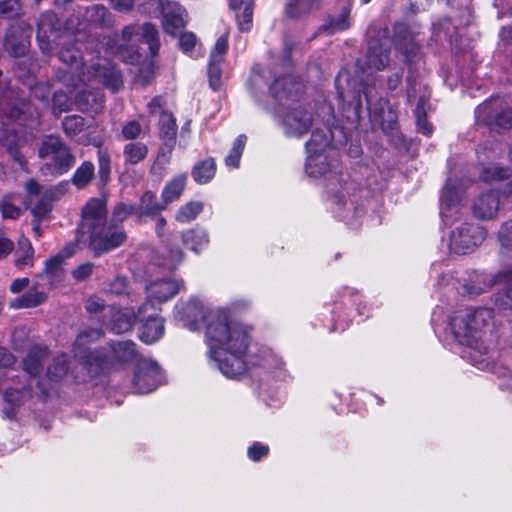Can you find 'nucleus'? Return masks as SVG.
Segmentation results:
<instances>
[{"label":"nucleus","instance_id":"obj_21","mask_svg":"<svg viewBox=\"0 0 512 512\" xmlns=\"http://www.w3.org/2000/svg\"><path fill=\"white\" fill-rule=\"evenodd\" d=\"M63 277L64 256L59 253L46 261L44 271L36 279L39 280V285L46 286L47 289L52 290L61 284Z\"/></svg>","mask_w":512,"mask_h":512},{"label":"nucleus","instance_id":"obj_43","mask_svg":"<svg viewBox=\"0 0 512 512\" xmlns=\"http://www.w3.org/2000/svg\"><path fill=\"white\" fill-rule=\"evenodd\" d=\"M136 211V205L119 202L114 206L112 210L110 223L118 225L127 219L130 215H136Z\"/></svg>","mask_w":512,"mask_h":512},{"label":"nucleus","instance_id":"obj_56","mask_svg":"<svg viewBox=\"0 0 512 512\" xmlns=\"http://www.w3.org/2000/svg\"><path fill=\"white\" fill-rule=\"evenodd\" d=\"M128 282L125 277L117 276L109 283L107 291L111 294L121 295L127 291Z\"/></svg>","mask_w":512,"mask_h":512},{"label":"nucleus","instance_id":"obj_11","mask_svg":"<svg viewBox=\"0 0 512 512\" xmlns=\"http://www.w3.org/2000/svg\"><path fill=\"white\" fill-rule=\"evenodd\" d=\"M39 156L45 160L41 167L43 175L57 176L63 173L64 150L59 138L47 137L39 150Z\"/></svg>","mask_w":512,"mask_h":512},{"label":"nucleus","instance_id":"obj_63","mask_svg":"<svg viewBox=\"0 0 512 512\" xmlns=\"http://www.w3.org/2000/svg\"><path fill=\"white\" fill-rule=\"evenodd\" d=\"M92 270H93V264L84 263V264L79 265L75 270H73L72 275L76 280L82 281L91 275Z\"/></svg>","mask_w":512,"mask_h":512},{"label":"nucleus","instance_id":"obj_45","mask_svg":"<svg viewBox=\"0 0 512 512\" xmlns=\"http://www.w3.org/2000/svg\"><path fill=\"white\" fill-rule=\"evenodd\" d=\"M98 165L100 180L103 184H106L109 181L111 173V159L107 150H98Z\"/></svg>","mask_w":512,"mask_h":512},{"label":"nucleus","instance_id":"obj_58","mask_svg":"<svg viewBox=\"0 0 512 512\" xmlns=\"http://www.w3.org/2000/svg\"><path fill=\"white\" fill-rule=\"evenodd\" d=\"M179 34H180L179 46H180L181 50L184 52H189L190 50H192L196 44L195 34L192 32H184V33L180 32Z\"/></svg>","mask_w":512,"mask_h":512},{"label":"nucleus","instance_id":"obj_61","mask_svg":"<svg viewBox=\"0 0 512 512\" xmlns=\"http://www.w3.org/2000/svg\"><path fill=\"white\" fill-rule=\"evenodd\" d=\"M85 308L89 313H99L105 309V303L103 299L91 296L87 299Z\"/></svg>","mask_w":512,"mask_h":512},{"label":"nucleus","instance_id":"obj_54","mask_svg":"<svg viewBox=\"0 0 512 512\" xmlns=\"http://www.w3.org/2000/svg\"><path fill=\"white\" fill-rule=\"evenodd\" d=\"M103 335L101 329H87L81 332L76 339V345L83 347L90 342L100 339Z\"/></svg>","mask_w":512,"mask_h":512},{"label":"nucleus","instance_id":"obj_25","mask_svg":"<svg viewBox=\"0 0 512 512\" xmlns=\"http://www.w3.org/2000/svg\"><path fill=\"white\" fill-rule=\"evenodd\" d=\"M492 111V102L483 103L477 108V117L483 118L491 126L492 129L499 127L503 129L512 128V109L503 110L497 113L493 120H489V114Z\"/></svg>","mask_w":512,"mask_h":512},{"label":"nucleus","instance_id":"obj_38","mask_svg":"<svg viewBox=\"0 0 512 512\" xmlns=\"http://www.w3.org/2000/svg\"><path fill=\"white\" fill-rule=\"evenodd\" d=\"M427 104V98L426 96H421L416 105L415 109V117H416V124L418 127V131L422 133L423 135L430 136L432 134L433 128L432 125L428 122L426 118V111L425 106Z\"/></svg>","mask_w":512,"mask_h":512},{"label":"nucleus","instance_id":"obj_1","mask_svg":"<svg viewBox=\"0 0 512 512\" xmlns=\"http://www.w3.org/2000/svg\"><path fill=\"white\" fill-rule=\"evenodd\" d=\"M200 314L210 362L227 378H238L248 370L249 365L268 369H281L284 365L281 357L269 348L261 351L259 360L248 359L251 336L247 327L231 321L226 310L215 308L204 311L199 299H191L184 308V315L196 320Z\"/></svg>","mask_w":512,"mask_h":512},{"label":"nucleus","instance_id":"obj_49","mask_svg":"<svg viewBox=\"0 0 512 512\" xmlns=\"http://www.w3.org/2000/svg\"><path fill=\"white\" fill-rule=\"evenodd\" d=\"M142 132V125L137 120L126 122L122 126L121 135L125 140H135Z\"/></svg>","mask_w":512,"mask_h":512},{"label":"nucleus","instance_id":"obj_15","mask_svg":"<svg viewBox=\"0 0 512 512\" xmlns=\"http://www.w3.org/2000/svg\"><path fill=\"white\" fill-rule=\"evenodd\" d=\"M182 282L171 278H153L145 287L146 295L149 303H163L172 299L181 289Z\"/></svg>","mask_w":512,"mask_h":512},{"label":"nucleus","instance_id":"obj_46","mask_svg":"<svg viewBox=\"0 0 512 512\" xmlns=\"http://www.w3.org/2000/svg\"><path fill=\"white\" fill-rule=\"evenodd\" d=\"M253 5L254 2H246V6L243 7V12L241 14L237 13V23L240 31L248 32L250 31L253 23Z\"/></svg>","mask_w":512,"mask_h":512},{"label":"nucleus","instance_id":"obj_31","mask_svg":"<svg viewBox=\"0 0 512 512\" xmlns=\"http://www.w3.org/2000/svg\"><path fill=\"white\" fill-rule=\"evenodd\" d=\"M267 74L270 72L266 71L260 66L253 67L249 79L247 81V87L250 94L257 99L258 95L261 94L267 86Z\"/></svg>","mask_w":512,"mask_h":512},{"label":"nucleus","instance_id":"obj_36","mask_svg":"<svg viewBox=\"0 0 512 512\" xmlns=\"http://www.w3.org/2000/svg\"><path fill=\"white\" fill-rule=\"evenodd\" d=\"M160 137L163 142L176 143L177 125L170 112H162L159 120Z\"/></svg>","mask_w":512,"mask_h":512},{"label":"nucleus","instance_id":"obj_42","mask_svg":"<svg viewBox=\"0 0 512 512\" xmlns=\"http://www.w3.org/2000/svg\"><path fill=\"white\" fill-rule=\"evenodd\" d=\"M247 137L245 135H239L225 158V164L231 168H237L240 163V159L246 144Z\"/></svg>","mask_w":512,"mask_h":512},{"label":"nucleus","instance_id":"obj_8","mask_svg":"<svg viewBox=\"0 0 512 512\" xmlns=\"http://www.w3.org/2000/svg\"><path fill=\"white\" fill-rule=\"evenodd\" d=\"M499 239L503 246L512 248V221L502 225L499 231ZM495 284L502 287L495 299V305L499 309H512V266L501 270L494 278Z\"/></svg>","mask_w":512,"mask_h":512},{"label":"nucleus","instance_id":"obj_40","mask_svg":"<svg viewBox=\"0 0 512 512\" xmlns=\"http://www.w3.org/2000/svg\"><path fill=\"white\" fill-rule=\"evenodd\" d=\"M94 177V165L86 161L74 173L71 181L77 188L85 187Z\"/></svg>","mask_w":512,"mask_h":512},{"label":"nucleus","instance_id":"obj_13","mask_svg":"<svg viewBox=\"0 0 512 512\" xmlns=\"http://www.w3.org/2000/svg\"><path fill=\"white\" fill-rule=\"evenodd\" d=\"M27 197L26 205L33 216L42 220L52 209L53 194L50 191H42V187L35 181L29 180L25 185Z\"/></svg>","mask_w":512,"mask_h":512},{"label":"nucleus","instance_id":"obj_17","mask_svg":"<svg viewBox=\"0 0 512 512\" xmlns=\"http://www.w3.org/2000/svg\"><path fill=\"white\" fill-rule=\"evenodd\" d=\"M31 33V27L23 22L11 25L4 39L5 49L14 57L23 56L29 47Z\"/></svg>","mask_w":512,"mask_h":512},{"label":"nucleus","instance_id":"obj_18","mask_svg":"<svg viewBox=\"0 0 512 512\" xmlns=\"http://www.w3.org/2000/svg\"><path fill=\"white\" fill-rule=\"evenodd\" d=\"M122 37L126 42H131L136 38L147 43L152 56H156L159 52V33L156 27L151 23H144L143 25H128L124 27L122 31Z\"/></svg>","mask_w":512,"mask_h":512},{"label":"nucleus","instance_id":"obj_33","mask_svg":"<svg viewBox=\"0 0 512 512\" xmlns=\"http://www.w3.org/2000/svg\"><path fill=\"white\" fill-rule=\"evenodd\" d=\"M110 14L103 5L86 7L83 13V22L94 26H107L110 24Z\"/></svg>","mask_w":512,"mask_h":512},{"label":"nucleus","instance_id":"obj_20","mask_svg":"<svg viewBox=\"0 0 512 512\" xmlns=\"http://www.w3.org/2000/svg\"><path fill=\"white\" fill-rule=\"evenodd\" d=\"M58 20L53 12L42 14L37 27V40L43 51H49L52 43L60 37Z\"/></svg>","mask_w":512,"mask_h":512},{"label":"nucleus","instance_id":"obj_10","mask_svg":"<svg viewBox=\"0 0 512 512\" xmlns=\"http://www.w3.org/2000/svg\"><path fill=\"white\" fill-rule=\"evenodd\" d=\"M162 381V371L157 362L149 358H140L136 363L133 388L138 394L150 393Z\"/></svg>","mask_w":512,"mask_h":512},{"label":"nucleus","instance_id":"obj_12","mask_svg":"<svg viewBox=\"0 0 512 512\" xmlns=\"http://www.w3.org/2000/svg\"><path fill=\"white\" fill-rule=\"evenodd\" d=\"M307 159L305 171L307 174L320 173L317 170L319 161L325 162V153H331L330 140L322 130H314L310 140L306 143Z\"/></svg>","mask_w":512,"mask_h":512},{"label":"nucleus","instance_id":"obj_60","mask_svg":"<svg viewBox=\"0 0 512 512\" xmlns=\"http://www.w3.org/2000/svg\"><path fill=\"white\" fill-rule=\"evenodd\" d=\"M85 126L84 119L80 116H66V133L71 131L76 133L82 131Z\"/></svg>","mask_w":512,"mask_h":512},{"label":"nucleus","instance_id":"obj_47","mask_svg":"<svg viewBox=\"0 0 512 512\" xmlns=\"http://www.w3.org/2000/svg\"><path fill=\"white\" fill-rule=\"evenodd\" d=\"M175 146V143L172 142H164L163 146L159 149L156 161L152 167V170H155L157 166L164 169L171 160L172 150Z\"/></svg>","mask_w":512,"mask_h":512},{"label":"nucleus","instance_id":"obj_26","mask_svg":"<svg viewBox=\"0 0 512 512\" xmlns=\"http://www.w3.org/2000/svg\"><path fill=\"white\" fill-rule=\"evenodd\" d=\"M163 200L159 202L157 196L152 191H146L140 198L139 205L136 206V216L141 219L142 217H154L161 211L166 209Z\"/></svg>","mask_w":512,"mask_h":512},{"label":"nucleus","instance_id":"obj_2","mask_svg":"<svg viewBox=\"0 0 512 512\" xmlns=\"http://www.w3.org/2000/svg\"><path fill=\"white\" fill-rule=\"evenodd\" d=\"M493 312L488 308H465L454 312L450 318V330L454 338L462 345L472 350L471 357L474 365L479 369H489L500 376H512V372L492 364L483 358L487 354V348L482 345L485 329L490 325Z\"/></svg>","mask_w":512,"mask_h":512},{"label":"nucleus","instance_id":"obj_14","mask_svg":"<svg viewBox=\"0 0 512 512\" xmlns=\"http://www.w3.org/2000/svg\"><path fill=\"white\" fill-rule=\"evenodd\" d=\"M343 77L342 74L336 77V87L339 94L340 99L343 102V109L347 111H352L354 114V117L359 119L361 116V112L363 110V104H362V98L361 94H364L365 101L367 104V110L371 113L372 107H371V92L373 88L361 85L358 89H349V90H341L339 83L341 78Z\"/></svg>","mask_w":512,"mask_h":512},{"label":"nucleus","instance_id":"obj_27","mask_svg":"<svg viewBox=\"0 0 512 512\" xmlns=\"http://www.w3.org/2000/svg\"><path fill=\"white\" fill-rule=\"evenodd\" d=\"M31 384L28 387L22 386L21 388H8L5 391L4 398L5 402L9 407L4 408V413L8 418H12L15 415L16 408H18L25 399L31 396L30 394Z\"/></svg>","mask_w":512,"mask_h":512},{"label":"nucleus","instance_id":"obj_59","mask_svg":"<svg viewBox=\"0 0 512 512\" xmlns=\"http://www.w3.org/2000/svg\"><path fill=\"white\" fill-rule=\"evenodd\" d=\"M183 259V252L176 248V249H171L169 251V258L168 260L164 261L163 263H161L162 266L166 267L167 269L169 270H174L177 265L182 261Z\"/></svg>","mask_w":512,"mask_h":512},{"label":"nucleus","instance_id":"obj_39","mask_svg":"<svg viewBox=\"0 0 512 512\" xmlns=\"http://www.w3.org/2000/svg\"><path fill=\"white\" fill-rule=\"evenodd\" d=\"M203 210V203L190 201L181 206L176 213L175 219L180 223H188L194 220Z\"/></svg>","mask_w":512,"mask_h":512},{"label":"nucleus","instance_id":"obj_23","mask_svg":"<svg viewBox=\"0 0 512 512\" xmlns=\"http://www.w3.org/2000/svg\"><path fill=\"white\" fill-rule=\"evenodd\" d=\"M47 291L49 289L46 286L39 285V280L36 279L29 291L11 302V307L16 309L37 307L47 300Z\"/></svg>","mask_w":512,"mask_h":512},{"label":"nucleus","instance_id":"obj_37","mask_svg":"<svg viewBox=\"0 0 512 512\" xmlns=\"http://www.w3.org/2000/svg\"><path fill=\"white\" fill-rule=\"evenodd\" d=\"M134 319L136 315L131 312L118 310L112 316L110 329L116 334L125 333L132 328Z\"/></svg>","mask_w":512,"mask_h":512},{"label":"nucleus","instance_id":"obj_55","mask_svg":"<svg viewBox=\"0 0 512 512\" xmlns=\"http://www.w3.org/2000/svg\"><path fill=\"white\" fill-rule=\"evenodd\" d=\"M269 452V447L267 445L261 444L259 442H255L252 446L248 448V457L253 461H259L262 457L266 456Z\"/></svg>","mask_w":512,"mask_h":512},{"label":"nucleus","instance_id":"obj_5","mask_svg":"<svg viewBox=\"0 0 512 512\" xmlns=\"http://www.w3.org/2000/svg\"><path fill=\"white\" fill-rule=\"evenodd\" d=\"M282 84L285 82L276 81L270 87V93L277 102L274 117L286 136L300 138L311 129L312 114L299 100V87L292 83L288 94H283L280 89Z\"/></svg>","mask_w":512,"mask_h":512},{"label":"nucleus","instance_id":"obj_51","mask_svg":"<svg viewBox=\"0 0 512 512\" xmlns=\"http://www.w3.org/2000/svg\"><path fill=\"white\" fill-rule=\"evenodd\" d=\"M222 61L209 60L208 64V76L209 83L213 90H218L220 87L221 68L220 64Z\"/></svg>","mask_w":512,"mask_h":512},{"label":"nucleus","instance_id":"obj_50","mask_svg":"<svg viewBox=\"0 0 512 512\" xmlns=\"http://www.w3.org/2000/svg\"><path fill=\"white\" fill-rule=\"evenodd\" d=\"M509 176V170L500 166H491L485 168L482 172L484 181L502 180Z\"/></svg>","mask_w":512,"mask_h":512},{"label":"nucleus","instance_id":"obj_29","mask_svg":"<svg viewBox=\"0 0 512 512\" xmlns=\"http://www.w3.org/2000/svg\"><path fill=\"white\" fill-rule=\"evenodd\" d=\"M216 173V164L213 158H206L197 162L191 171L194 181L200 185L210 182Z\"/></svg>","mask_w":512,"mask_h":512},{"label":"nucleus","instance_id":"obj_44","mask_svg":"<svg viewBox=\"0 0 512 512\" xmlns=\"http://www.w3.org/2000/svg\"><path fill=\"white\" fill-rule=\"evenodd\" d=\"M70 59L72 60V63L69 66V69H66V76L69 74L70 79L74 86H77L78 82H84V63L82 61V58L71 54Z\"/></svg>","mask_w":512,"mask_h":512},{"label":"nucleus","instance_id":"obj_22","mask_svg":"<svg viewBox=\"0 0 512 512\" xmlns=\"http://www.w3.org/2000/svg\"><path fill=\"white\" fill-rule=\"evenodd\" d=\"M390 44L388 40L382 42L370 40L366 55V64L369 68L383 70L389 62Z\"/></svg>","mask_w":512,"mask_h":512},{"label":"nucleus","instance_id":"obj_28","mask_svg":"<svg viewBox=\"0 0 512 512\" xmlns=\"http://www.w3.org/2000/svg\"><path fill=\"white\" fill-rule=\"evenodd\" d=\"M182 241L186 247L195 253H199L201 250L207 247L209 243V237L204 229L196 227L183 232Z\"/></svg>","mask_w":512,"mask_h":512},{"label":"nucleus","instance_id":"obj_30","mask_svg":"<svg viewBox=\"0 0 512 512\" xmlns=\"http://www.w3.org/2000/svg\"><path fill=\"white\" fill-rule=\"evenodd\" d=\"M187 176L182 174L171 179L163 188L161 198L166 206L176 201L182 195Z\"/></svg>","mask_w":512,"mask_h":512},{"label":"nucleus","instance_id":"obj_48","mask_svg":"<svg viewBox=\"0 0 512 512\" xmlns=\"http://www.w3.org/2000/svg\"><path fill=\"white\" fill-rule=\"evenodd\" d=\"M21 10L20 0H0V15L12 18L18 16Z\"/></svg>","mask_w":512,"mask_h":512},{"label":"nucleus","instance_id":"obj_3","mask_svg":"<svg viewBox=\"0 0 512 512\" xmlns=\"http://www.w3.org/2000/svg\"><path fill=\"white\" fill-rule=\"evenodd\" d=\"M107 201L92 198L82 209V220L77 229V246L88 245L97 255L119 247L126 240L124 229L110 223L106 225Z\"/></svg>","mask_w":512,"mask_h":512},{"label":"nucleus","instance_id":"obj_57","mask_svg":"<svg viewBox=\"0 0 512 512\" xmlns=\"http://www.w3.org/2000/svg\"><path fill=\"white\" fill-rule=\"evenodd\" d=\"M276 81H281V82H285V84L281 85V92L283 94H288V91H289V88H290V84L293 83V85H297L299 87V96L301 95L302 93V84L297 81L292 75H283V76H279V77H275L274 81L272 82V84L269 86V88L276 82Z\"/></svg>","mask_w":512,"mask_h":512},{"label":"nucleus","instance_id":"obj_16","mask_svg":"<svg viewBox=\"0 0 512 512\" xmlns=\"http://www.w3.org/2000/svg\"><path fill=\"white\" fill-rule=\"evenodd\" d=\"M162 26L167 34L176 36L186 26V10L176 2L160 0Z\"/></svg>","mask_w":512,"mask_h":512},{"label":"nucleus","instance_id":"obj_35","mask_svg":"<svg viewBox=\"0 0 512 512\" xmlns=\"http://www.w3.org/2000/svg\"><path fill=\"white\" fill-rule=\"evenodd\" d=\"M46 351L39 348L31 349L23 361V369L30 376L31 379L35 378L39 371L42 369L43 358Z\"/></svg>","mask_w":512,"mask_h":512},{"label":"nucleus","instance_id":"obj_41","mask_svg":"<svg viewBox=\"0 0 512 512\" xmlns=\"http://www.w3.org/2000/svg\"><path fill=\"white\" fill-rule=\"evenodd\" d=\"M320 0H290L287 13L291 17H298L319 7Z\"/></svg>","mask_w":512,"mask_h":512},{"label":"nucleus","instance_id":"obj_9","mask_svg":"<svg viewBox=\"0 0 512 512\" xmlns=\"http://www.w3.org/2000/svg\"><path fill=\"white\" fill-rule=\"evenodd\" d=\"M486 233L479 225L463 223L450 235V250L456 254H467L480 245Z\"/></svg>","mask_w":512,"mask_h":512},{"label":"nucleus","instance_id":"obj_7","mask_svg":"<svg viewBox=\"0 0 512 512\" xmlns=\"http://www.w3.org/2000/svg\"><path fill=\"white\" fill-rule=\"evenodd\" d=\"M136 319L141 323L139 337L141 341L152 344L158 341L164 333V321L160 316V308L146 302L138 308Z\"/></svg>","mask_w":512,"mask_h":512},{"label":"nucleus","instance_id":"obj_6","mask_svg":"<svg viewBox=\"0 0 512 512\" xmlns=\"http://www.w3.org/2000/svg\"><path fill=\"white\" fill-rule=\"evenodd\" d=\"M85 368L91 377L98 376L119 362L138 361L135 343L132 341H119L108 347L88 352L85 356Z\"/></svg>","mask_w":512,"mask_h":512},{"label":"nucleus","instance_id":"obj_53","mask_svg":"<svg viewBox=\"0 0 512 512\" xmlns=\"http://www.w3.org/2000/svg\"><path fill=\"white\" fill-rule=\"evenodd\" d=\"M228 50V36L226 34L221 35L214 46V49L211 51L210 59L213 61H222L223 56Z\"/></svg>","mask_w":512,"mask_h":512},{"label":"nucleus","instance_id":"obj_62","mask_svg":"<svg viewBox=\"0 0 512 512\" xmlns=\"http://www.w3.org/2000/svg\"><path fill=\"white\" fill-rule=\"evenodd\" d=\"M1 212L5 219H16L20 215V208L12 205L5 199L2 203Z\"/></svg>","mask_w":512,"mask_h":512},{"label":"nucleus","instance_id":"obj_64","mask_svg":"<svg viewBox=\"0 0 512 512\" xmlns=\"http://www.w3.org/2000/svg\"><path fill=\"white\" fill-rule=\"evenodd\" d=\"M32 94L37 98L47 100L53 93L49 84L40 83L33 87Z\"/></svg>","mask_w":512,"mask_h":512},{"label":"nucleus","instance_id":"obj_52","mask_svg":"<svg viewBox=\"0 0 512 512\" xmlns=\"http://www.w3.org/2000/svg\"><path fill=\"white\" fill-rule=\"evenodd\" d=\"M104 85L111 89L112 92H117L123 85L122 76L119 71L112 70L103 75Z\"/></svg>","mask_w":512,"mask_h":512},{"label":"nucleus","instance_id":"obj_4","mask_svg":"<svg viewBox=\"0 0 512 512\" xmlns=\"http://www.w3.org/2000/svg\"><path fill=\"white\" fill-rule=\"evenodd\" d=\"M317 170L320 173L308 174L310 177L325 180L326 191L331 201L344 210L343 217L358 216L360 214V193L362 188L350 179L348 174L342 173L339 162L325 153V162L319 161Z\"/></svg>","mask_w":512,"mask_h":512},{"label":"nucleus","instance_id":"obj_19","mask_svg":"<svg viewBox=\"0 0 512 512\" xmlns=\"http://www.w3.org/2000/svg\"><path fill=\"white\" fill-rule=\"evenodd\" d=\"M463 191L447 182L440 204V215L446 224H450L458 218L461 209Z\"/></svg>","mask_w":512,"mask_h":512},{"label":"nucleus","instance_id":"obj_34","mask_svg":"<svg viewBox=\"0 0 512 512\" xmlns=\"http://www.w3.org/2000/svg\"><path fill=\"white\" fill-rule=\"evenodd\" d=\"M350 10L343 9L337 17L329 18L320 28V33H327L328 35L346 30L350 27L349 20Z\"/></svg>","mask_w":512,"mask_h":512},{"label":"nucleus","instance_id":"obj_32","mask_svg":"<svg viewBox=\"0 0 512 512\" xmlns=\"http://www.w3.org/2000/svg\"><path fill=\"white\" fill-rule=\"evenodd\" d=\"M148 147L143 142L132 141L123 148L125 163L136 165L143 161L148 155Z\"/></svg>","mask_w":512,"mask_h":512},{"label":"nucleus","instance_id":"obj_24","mask_svg":"<svg viewBox=\"0 0 512 512\" xmlns=\"http://www.w3.org/2000/svg\"><path fill=\"white\" fill-rule=\"evenodd\" d=\"M499 209V196L495 191L480 196L473 204V213L481 219L493 218Z\"/></svg>","mask_w":512,"mask_h":512}]
</instances>
